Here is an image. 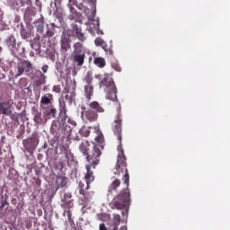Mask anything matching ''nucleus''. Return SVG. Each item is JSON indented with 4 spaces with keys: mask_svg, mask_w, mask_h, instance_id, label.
Masks as SVG:
<instances>
[{
    "mask_svg": "<svg viewBox=\"0 0 230 230\" xmlns=\"http://www.w3.org/2000/svg\"><path fill=\"white\" fill-rule=\"evenodd\" d=\"M35 78V85L37 87L46 84V75L42 74L40 70L36 71Z\"/></svg>",
    "mask_w": 230,
    "mask_h": 230,
    "instance_id": "ddd939ff",
    "label": "nucleus"
},
{
    "mask_svg": "<svg viewBox=\"0 0 230 230\" xmlns=\"http://www.w3.org/2000/svg\"><path fill=\"white\" fill-rule=\"evenodd\" d=\"M119 186H121V181L115 179L109 186V192L112 193V191H116Z\"/></svg>",
    "mask_w": 230,
    "mask_h": 230,
    "instance_id": "b1692460",
    "label": "nucleus"
},
{
    "mask_svg": "<svg viewBox=\"0 0 230 230\" xmlns=\"http://www.w3.org/2000/svg\"><path fill=\"white\" fill-rule=\"evenodd\" d=\"M91 183H88L86 181H80L78 185V190L80 195L83 196L82 201L83 202H89V199H91V196L87 193V190H89V186Z\"/></svg>",
    "mask_w": 230,
    "mask_h": 230,
    "instance_id": "6e6552de",
    "label": "nucleus"
},
{
    "mask_svg": "<svg viewBox=\"0 0 230 230\" xmlns=\"http://www.w3.org/2000/svg\"><path fill=\"white\" fill-rule=\"evenodd\" d=\"M111 128L114 136H116L119 141L117 148L119 155L114 175L119 176L122 173V181L125 184V190H122L119 195L113 198L111 204L114 206L115 209H125L127 206H128V202H130V191L128 190L130 176L128 175V169H127V156H125L123 146H121V134L123 132V114L121 113V105H119V108L117 109V115Z\"/></svg>",
    "mask_w": 230,
    "mask_h": 230,
    "instance_id": "f257e3e1",
    "label": "nucleus"
},
{
    "mask_svg": "<svg viewBox=\"0 0 230 230\" xmlns=\"http://www.w3.org/2000/svg\"><path fill=\"white\" fill-rule=\"evenodd\" d=\"M31 33L30 31H26L25 29L21 31V36L22 39H30Z\"/></svg>",
    "mask_w": 230,
    "mask_h": 230,
    "instance_id": "2f4dec72",
    "label": "nucleus"
},
{
    "mask_svg": "<svg viewBox=\"0 0 230 230\" xmlns=\"http://www.w3.org/2000/svg\"><path fill=\"white\" fill-rule=\"evenodd\" d=\"M111 67H112V69H114L118 73H121V66H119V63H116V62L112 63Z\"/></svg>",
    "mask_w": 230,
    "mask_h": 230,
    "instance_id": "72a5a7b5",
    "label": "nucleus"
},
{
    "mask_svg": "<svg viewBox=\"0 0 230 230\" xmlns=\"http://www.w3.org/2000/svg\"><path fill=\"white\" fill-rule=\"evenodd\" d=\"M61 48L60 51L63 55H66L69 49H71V40L68 38H62L60 40Z\"/></svg>",
    "mask_w": 230,
    "mask_h": 230,
    "instance_id": "9b49d317",
    "label": "nucleus"
},
{
    "mask_svg": "<svg viewBox=\"0 0 230 230\" xmlns=\"http://www.w3.org/2000/svg\"><path fill=\"white\" fill-rule=\"evenodd\" d=\"M93 73L87 72L84 81L85 82V85H93Z\"/></svg>",
    "mask_w": 230,
    "mask_h": 230,
    "instance_id": "c85d7f7f",
    "label": "nucleus"
},
{
    "mask_svg": "<svg viewBox=\"0 0 230 230\" xmlns=\"http://www.w3.org/2000/svg\"><path fill=\"white\" fill-rule=\"evenodd\" d=\"M120 230H123V227Z\"/></svg>",
    "mask_w": 230,
    "mask_h": 230,
    "instance_id": "8fccbe9b",
    "label": "nucleus"
},
{
    "mask_svg": "<svg viewBox=\"0 0 230 230\" xmlns=\"http://www.w3.org/2000/svg\"><path fill=\"white\" fill-rule=\"evenodd\" d=\"M53 93H61L62 88L60 87V84L54 85L52 88Z\"/></svg>",
    "mask_w": 230,
    "mask_h": 230,
    "instance_id": "c9c22d12",
    "label": "nucleus"
},
{
    "mask_svg": "<svg viewBox=\"0 0 230 230\" xmlns=\"http://www.w3.org/2000/svg\"><path fill=\"white\" fill-rule=\"evenodd\" d=\"M94 44H95V46H98V47L102 48V46H105V41L102 38H97L94 40Z\"/></svg>",
    "mask_w": 230,
    "mask_h": 230,
    "instance_id": "473e14b6",
    "label": "nucleus"
},
{
    "mask_svg": "<svg viewBox=\"0 0 230 230\" xmlns=\"http://www.w3.org/2000/svg\"><path fill=\"white\" fill-rule=\"evenodd\" d=\"M60 112L59 117L61 120H53L50 128L51 134H56V136H66L69 137L71 136V132H73V128L68 125L66 121L67 119V110L66 109V102H60Z\"/></svg>",
    "mask_w": 230,
    "mask_h": 230,
    "instance_id": "7ed1b4c3",
    "label": "nucleus"
},
{
    "mask_svg": "<svg viewBox=\"0 0 230 230\" xmlns=\"http://www.w3.org/2000/svg\"><path fill=\"white\" fill-rule=\"evenodd\" d=\"M3 52V47L0 46V53Z\"/></svg>",
    "mask_w": 230,
    "mask_h": 230,
    "instance_id": "49530a36",
    "label": "nucleus"
},
{
    "mask_svg": "<svg viewBox=\"0 0 230 230\" xmlns=\"http://www.w3.org/2000/svg\"><path fill=\"white\" fill-rule=\"evenodd\" d=\"M84 2H85V0H82ZM88 3H91V4H96V0H87Z\"/></svg>",
    "mask_w": 230,
    "mask_h": 230,
    "instance_id": "a18cd8bd",
    "label": "nucleus"
},
{
    "mask_svg": "<svg viewBox=\"0 0 230 230\" xmlns=\"http://www.w3.org/2000/svg\"><path fill=\"white\" fill-rule=\"evenodd\" d=\"M116 226H119V224H121V216L118 215V214H113V223Z\"/></svg>",
    "mask_w": 230,
    "mask_h": 230,
    "instance_id": "7c9ffc66",
    "label": "nucleus"
},
{
    "mask_svg": "<svg viewBox=\"0 0 230 230\" xmlns=\"http://www.w3.org/2000/svg\"><path fill=\"white\" fill-rule=\"evenodd\" d=\"M101 87H106L108 90L116 87L114 80L109 76V74H105L103 79L100 83Z\"/></svg>",
    "mask_w": 230,
    "mask_h": 230,
    "instance_id": "9d476101",
    "label": "nucleus"
},
{
    "mask_svg": "<svg viewBox=\"0 0 230 230\" xmlns=\"http://www.w3.org/2000/svg\"><path fill=\"white\" fill-rule=\"evenodd\" d=\"M49 69V66L48 65H44L42 67H41V70L43 73H48V70Z\"/></svg>",
    "mask_w": 230,
    "mask_h": 230,
    "instance_id": "58836bf2",
    "label": "nucleus"
},
{
    "mask_svg": "<svg viewBox=\"0 0 230 230\" xmlns=\"http://www.w3.org/2000/svg\"><path fill=\"white\" fill-rule=\"evenodd\" d=\"M33 65L29 60L21 59L16 66L17 73L14 75L15 78H19V76H22L24 73H29L31 69H32Z\"/></svg>",
    "mask_w": 230,
    "mask_h": 230,
    "instance_id": "39448f33",
    "label": "nucleus"
},
{
    "mask_svg": "<svg viewBox=\"0 0 230 230\" xmlns=\"http://www.w3.org/2000/svg\"><path fill=\"white\" fill-rule=\"evenodd\" d=\"M6 45L9 48V49L13 50L15 46H17V40H15V36L10 35L6 40H5Z\"/></svg>",
    "mask_w": 230,
    "mask_h": 230,
    "instance_id": "aec40b11",
    "label": "nucleus"
},
{
    "mask_svg": "<svg viewBox=\"0 0 230 230\" xmlns=\"http://www.w3.org/2000/svg\"><path fill=\"white\" fill-rule=\"evenodd\" d=\"M118 227H119V225H115L114 223H112L110 230H118Z\"/></svg>",
    "mask_w": 230,
    "mask_h": 230,
    "instance_id": "a19ab883",
    "label": "nucleus"
},
{
    "mask_svg": "<svg viewBox=\"0 0 230 230\" xmlns=\"http://www.w3.org/2000/svg\"><path fill=\"white\" fill-rule=\"evenodd\" d=\"M74 31L81 42H85V36L82 33V28L78 27V25H75L74 27Z\"/></svg>",
    "mask_w": 230,
    "mask_h": 230,
    "instance_id": "4be33fe9",
    "label": "nucleus"
},
{
    "mask_svg": "<svg viewBox=\"0 0 230 230\" xmlns=\"http://www.w3.org/2000/svg\"><path fill=\"white\" fill-rule=\"evenodd\" d=\"M57 182L58 188H66V186H67V178L58 177Z\"/></svg>",
    "mask_w": 230,
    "mask_h": 230,
    "instance_id": "bb28decb",
    "label": "nucleus"
},
{
    "mask_svg": "<svg viewBox=\"0 0 230 230\" xmlns=\"http://www.w3.org/2000/svg\"><path fill=\"white\" fill-rule=\"evenodd\" d=\"M73 195L71 192L64 193L63 198L61 199V208L65 209V211H67L68 213V218L71 217V213L69 210L73 208L75 204L73 203Z\"/></svg>",
    "mask_w": 230,
    "mask_h": 230,
    "instance_id": "423d86ee",
    "label": "nucleus"
},
{
    "mask_svg": "<svg viewBox=\"0 0 230 230\" xmlns=\"http://www.w3.org/2000/svg\"><path fill=\"white\" fill-rule=\"evenodd\" d=\"M73 98H75L74 93H72L70 95L69 94L65 95V100L69 103H73Z\"/></svg>",
    "mask_w": 230,
    "mask_h": 230,
    "instance_id": "f704fd0d",
    "label": "nucleus"
},
{
    "mask_svg": "<svg viewBox=\"0 0 230 230\" xmlns=\"http://www.w3.org/2000/svg\"><path fill=\"white\" fill-rule=\"evenodd\" d=\"M75 162V156L73 154L66 151L63 153L62 156L59 159V164L61 168H66V166H71V164Z\"/></svg>",
    "mask_w": 230,
    "mask_h": 230,
    "instance_id": "0eeeda50",
    "label": "nucleus"
},
{
    "mask_svg": "<svg viewBox=\"0 0 230 230\" xmlns=\"http://www.w3.org/2000/svg\"><path fill=\"white\" fill-rule=\"evenodd\" d=\"M40 109L41 111L43 109H46L47 107H51L53 105V102H51V95L50 94H45L40 99Z\"/></svg>",
    "mask_w": 230,
    "mask_h": 230,
    "instance_id": "4468645a",
    "label": "nucleus"
},
{
    "mask_svg": "<svg viewBox=\"0 0 230 230\" xmlns=\"http://www.w3.org/2000/svg\"><path fill=\"white\" fill-rule=\"evenodd\" d=\"M84 91L86 100L91 102L93 95L94 94V86H93V84H84Z\"/></svg>",
    "mask_w": 230,
    "mask_h": 230,
    "instance_id": "2eb2a0df",
    "label": "nucleus"
},
{
    "mask_svg": "<svg viewBox=\"0 0 230 230\" xmlns=\"http://www.w3.org/2000/svg\"><path fill=\"white\" fill-rule=\"evenodd\" d=\"M0 114H4V116H10L12 114V103L10 101H0Z\"/></svg>",
    "mask_w": 230,
    "mask_h": 230,
    "instance_id": "1a4fd4ad",
    "label": "nucleus"
},
{
    "mask_svg": "<svg viewBox=\"0 0 230 230\" xmlns=\"http://www.w3.org/2000/svg\"><path fill=\"white\" fill-rule=\"evenodd\" d=\"M93 64L97 66V67H105L107 63L105 62V58H95L93 60Z\"/></svg>",
    "mask_w": 230,
    "mask_h": 230,
    "instance_id": "393cba45",
    "label": "nucleus"
},
{
    "mask_svg": "<svg viewBox=\"0 0 230 230\" xmlns=\"http://www.w3.org/2000/svg\"><path fill=\"white\" fill-rule=\"evenodd\" d=\"M45 118H57V108L55 106H49L46 109L41 110Z\"/></svg>",
    "mask_w": 230,
    "mask_h": 230,
    "instance_id": "f8f14e48",
    "label": "nucleus"
},
{
    "mask_svg": "<svg viewBox=\"0 0 230 230\" xmlns=\"http://www.w3.org/2000/svg\"><path fill=\"white\" fill-rule=\"evenodd\" d=\"M95 78H100V75H95Z\"/></svg>",
    "mask_w": 230,
    "mask_h": 230,
    "instance_id": "de8ad7c7",
    "label": "nucleus"
},
{
    "mask_svg": "<svg viewBox=\"0 0 230 230\" xmlns=\"http://www.w3.org/2000/svg\"><path fill=\"white\" fill-rule=\"evenodd\" d=\"M67 123H69V125H72V127H76V122L71 119H67Z\"/></svg>",
    "mask_w": 230,
    "mask_h": 230,
    "instance_id": "ea45409f",
    "label": "nucleus"
},
{
    "mask_svg": "<svg viewBox=\"0 0 230 230\" xmlns=\"http://www.w3.org/2000/svg\"><path fill=\"white\" fill-rule=\"evenodd\" d=\"M31 48H32V49H33V44H31Z\"/></svg>",
    "mask_w": 230,
    "mask_h": 230,
    "instance_id": "09e8293b",
    "label": "nucleus"
},
{
    "mask_svg": "<svg viewBox=\"0 0 230 230\" xmlns=\"http://www.w3.org/2000/svg\"><path fill=\"white\" fill-rule=\"evenodd\" d=\"M99 230H109V228H107V226H105V223H101L99 225Z\"/></svg>",
    "mask_w": 230,
    "mask_h": 230,
    "instance_id": "4c0bfd02",
    "label": "nucleus"
},
{
    "mask_svg": "<svg viewBox=\"0 0 230 230\" xmlns=\"http://www.w3.org/2000/svg\"><path fill=\"white\" fill-rule=\"evenodd\" d=\"M69 3H71L73 6H78V1L76 0H69Z\"/></svg>",
    "mask_w": 230,
    "mask_h": 230,
    "instance_id": "c03bdc74",
    "label": "nucleus"
},
{
    "mask_svg": "<svg viewBox=\"0 0 230 230\" xmlns=\"http://www.w3.org/2000/svg\"><path fill=\"white\" fill-rule=\"evenodd\" d=\"M44 115L42 116V113L40 111L34 112V118L33 121L36 123V125H45V123L48 121V119H44Z\"/></svg>",
    "mask_w": 230,
    "mask_h": 230,
    "instance_id": "f3484780",
    "label": "nucleus"
},
{
    "mask_svg": "<svg viewBox=\"0 0 230 230\" xmlns=\"http://www.w3.org/2000/svg\"><path fill=\"white\" fill-rule=\"evenodd\" d=\"M81 109V118L83 121H89V123H94V121H98V113H96V111H93L91 108L86 109L85 106H82Z\"/></svg>",
    "mask_w": 230,
    "mask_h": 230,
    "instance_id": "20e7f679",
    "label": "nucleus"
},
{
    "mask_svg": "<svg viewBox=\"0 0 230 230\" xmlns=\"http://www.w3.org/2000/svg\"><path fill=\"white\" fill-rule=\"evenodd\" d=\"M102 48L107 55H110V56L114 55V52L112 51V47L111 46L109 47L107 43H104V45H102Z\"/></svg>",
    "mask_w": 230,
    "mask_h": 230,
    "instance_id": "c756f323",
    "label": "nucleus"
},
{
    "mask_svg": "<svg viewBox=\"0 0 230 230\" xmlns=\"http://www.w3.org/2000/svg\"><path fill=\"white\" fill-rule=\"evenodd\" d=\"M35 184H36V186H38V188H40V184H41L40 179L36 178V179H35Z\"/></svg>",
    "mask_w": 230,
    "mask_h": 230,
    "instance_id": "37998d69",
    "label": "nucleus"
},
{
    "mask_svg": "<svg viewBox=\"0 0 230 230\" xmlns=\"http://www.w3.org/2000/svg\"><path fill=\"white\" fill-rule=\"evenodd\" d=\"M89 107L92 111H94L96 114L105 112V109H103V106H102V104H100V102L96 101L90 102Z\"/></svg>",
    "mask_w": 230,
    "mask_h": 230,
    "instance_id": "a211bd4d",
    "label": "nucleus"
},
{
    "mask_svg": "<svg viewBox=\"0 0 230 230\" xmlns=\"http://www.w3.org/2000/svg\"><path fill=\"white\" fill-rule=\"evenodd\" d=\"M80 136H83L84 137H89V135L91 134V128L83 127L79 130Z\"/></svg>",
    "mask_w": 230,
    "mask_h": 230,
    "instance_id": "cd10ccee",
    "label": "nucleus"
},
{
    "mask_svg": "<svg viewBox=\"0 0 230 230\" xmlns=\"http://www.w3.org/2000/svg\"><path fill=\"white\" fill-rule=\"evenodd\" d=\"M77 8H78V10H83L84 12H85V10H86V7L84 6V4H77Z\"/></svg>",
    "mask_w": 230,
    "mask_h": 230,
    "instance_id": "79ce46f5",
    "label": "nucleus"
},
{
    "mask_svg": "<svg viewBox=\"0 0 230 230\" xmlns=\"http://www.w3.org/2000/svg\"><path fill=\"white\" fill-rule=\"evenodd\" d=\"M79 150L84 155H86V161L89 163V164H86V174L84 179L86 182L91 184V182L94 181V172H93V170L100 164V157H102L103 146H91L89 141L84 140L79 146Z\"/></svg>",
    "mask_w": 230,
    "mask_h": 230,
    "instance_id": "f03ea898",
    "label": "nucleus"
},
{
    "mask_svg": "<svg viewBox=\"0 0 230 230\" xmlns=\"http://www.w3.org/2000/svg\"><path fill=\"white\" fill-rule=\"evenodd\" d=\"M53 35H55V32H53V31H50L49 29V30H47L46 33L44 34V37H49V39H50V37H53Z\"/></svg>",
    "mask_w": 230,
    "mask_h": 230,
    "instance_id": "e433bc0d",
    "label": "nucleus"
},
{
    "mask_svg": "<svg viewBox=\"0 0 230 230\" xmlns=\"http://www.w3.org/2000/svg\"><path fill=\"white\" fill-rule=\"evenodd\" d=\"M27 145H30L31 148H36L39 145V137H37L35 135H32L31 137L27 139Z\"/></svg>",
    "mask_w": 230,
    "mask_h": 230,
    "instance_id": "5701e85b",
    "label": "nucleus"
},
{
    "mask_svg": "<svg viewBox=\"0 0 230 230\" xmlns=\"http://www.w3.org/2000/svg\"><path fill=\"white\" fill-rule=\"evenodd\" d=\"M96 132H97V137H95V141L99 144H91V142H89V144L91 145V146H96V145H100L101 146H102V151L103 146L102 144L104 141L103 134L102 133V131L100 129H97Z\"/></svg>",
    "mask_w": 230,
    "mask_h": 230,
    "instance_id": "412c9836",
    "label": "nucleus"
},
{
    "mask_svg": "<svg viewBox=\"0 0 230 230\" xmlns=\"http://www.w3.org/2000/svg\"><path fill=\"white\" fill-rule=\"evenodd\" d=\"M74 53H85L84 50V44L76 42L74 44Z\"/></svg>",
    "mask_w": 230,
    "mask_h": 230,
    "instance_id": "a878e982",
    "label": "nucleus"
},
{
    "mask_svg": "<svg viewBox=\"0 0 230 230\" xmlns=\"http://www.w3.org/2000/svg\"><path fill=\"white\" fill-rule=\"evenodd\" d=\"M109 93L107 94L108 100H111V102H114L118 100V89L116 86H113V88L108 89Z\"/></svg>",
    "mask_w": 230,
    "mask_h": 230,
    "instance_id": "6ab92c4d",
    "label": "nucleus"
},
{
    "mask_svg": "<svg viewBox=\"0 0 230 230\" xmlns=\"http://www.w3.org/2000/svg\"><path fill=\"white\" fill-rule=\"evenodd\" d=\"M74 62L77 66H82L85 61V52L74 53Z\"/></svg>",
    "mask_w": 230,
    "mask_h": 230,
    "instance_id": "dca6fc26",
    "label": "nucleus"
}]
</instances>
